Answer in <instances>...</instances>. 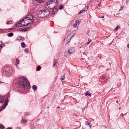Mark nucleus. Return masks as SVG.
Segmentation results:
<instances>
[{
    "mask_svg": "<svg viewBox=\"0 0 129 129\" xmlns=\"http://www.w3.org/2000/svg\"><path fill=\"white\" fill-rule=\"evenodd\" d=\"M9 94L8 93L6 95L4 96H1L0 97V103H3L5 99V102L4 103H8V99L9 98Z\"/></svg>",
    "mask_w": 129,
    "mask_h": 129,
    "instance_id": "nucleus-5",
    "label": "nucleus"
},
{
    "mask_svg": "<svg viewBox=\"0 0 129 129\" xmlns=\"http://www.w3.org/2000/svg\"><path fill=\"white\" fill-rule=\"evenodd\" d=\"M1 46H2V48L3 46H5V44H4V43H3L2 42H1Z\"/></svg>",
    "mask_w": 129,
    "mask_h": 129,
    "instance_id": "nucleus-32",
    "label": "nucleus"
},
{
    "mask_svg": "<svg viewBox=\"0 0 129 129\" xmlns=\"http://www.w3.org/2000/svg\"><path fill=\"white\" fill-rule=\"evenodd\" d=\"M129 1V0H126V3H127V2H128Z\"/></svg>",
    "mask_w": 129,
    "mask_h": 129,
    "instance_id": "nucleus-46",
    "label": "nucleus"
},
{
    "mask_svg": "<svg viewBox=\"0 0 129 129\" xmlns=\"http://www.w3.org/2000/svg\"><path fill=\"white\" fill-rule=\"evenodd\" d=\"M19 89H25L26 88H28L30 86L28 80L24 77H21L19 78L18 81L16 84Z\"/></svg>",
    "mask_w": 129,
    "mask_h": 129,
    "instance_id": "nucleus-1",
    "label": "nucleus"
},
{
    "mask_svg": "<svg viewBox=\"0 0 129 129\" xmlns=\"http://www.w3.org/2000/svg\"><path fill=\"white\" fill-rule=\"evenodd\" d=\"M63 5H61L59 6V9L60 10H61L63 9Z\"/></svg>",
    "mask_w": 129,
    "mask_h": 129,
    "instance_id": "nucleus-20",
    "label": "nucleus"
},
{
    "mask_svg": "<svg viewBox=\"0 0 129 129\" xmlns=\"http://www.w3.org/2000/svg\"><path fill=\"white\" fill-rule=\"evenodd\" d=\"M91 41H89L88 42H87V43H86V44L87 45H88V44H89L90 43Z\"/></svg>",
    "mask_w": 129,
    "mask_h": 129,
    "instance_id": "nucleus-38",
    "label": "nucleus"
},
{
    "mask_svg": "<svg viewBox=\"0 0 129 129\" xmlns=\"http://www.w3.org/2000/svg\"><path fill=\"white\" fill-rule=\"evenodd\" d=\"M7 104L8 103H4V105L2 106L1 109L0 110V111H1L2 110H3V109L5 108Z\"/></svg>",
    "mask_w": 129,
    "mask_h": 129,
    "instance_id": "nucleus-7",
    "label": "nucleus"
},
{
    "mask_svg": "<svg viewBox=\"0 0 129 129\" xmlns=\"http://www.w3.org/2000/svg\"><path fill=\"white\" fill-rule=\"evenodd\" d=\"M2 48V46H1V45H0V50H1V49Z\"/></svg>",
    "mask_w": 129,
    "mask_h": 129,
    "instance_id": "nucleus-41",
    "label": "nucleus"
},
{
    "mask_svg": "<svg viewBox=\"0 0 129 129\" xmlns=\"http://www.w3.org/2000/svg\"><path fill=\"white\" fill-rule=\"evenodd\" d=\"M101 5V2H100V3L98 5V7H100V5Z\"/></svg>",
    "mask_w": 129,
    "mask_h": 129,
    "instance_id": "nucleus-39",
    "label": "nucleus"
},
{
    "mask_svg": "<svg viewBox=\"0 0 129 129\" xmlns=\"http://www.w3.org/2000/svg\"><path fill=\"white\" fill-rule=\"evenodd\" d=\"M16 26L17 27H21L22 26V24L20 22H19L16 23Z\"/></svg>",
    "mask_w": 129,
    "mask_h": 129,
    "instance_id": "nucleus-9",
    "label": "nucleus"
},
{
    "mask_svg": "<svg viewBox=\"0 0 129 129\" xmlns=\"http://www.w3.org/2000/svg\"><path fill=\"white\" fill-rule=\"evenodd\" d=\"M4 126L2 124L0 125V129H4Z\"/></svg>",
    "mask_w": 129,
    "mask_h": 129,
    "instance_id": "nucleus-22",
    "label": "nucleus"
},
{
    "mask_svg": "<svg viewBox=\"0 0 129 129\" xmlns=\"http://www.w3.org/2000/svg\"><path fill=\"white\" fill-rule=\"evenodd\" d=\"M13 28H12L8 29H7L6 30L8 32H9V31H10V30H11Z\"/></svg>",
    "mask_w": 129,
    "mask_h": 129,
    "instance_id": "nucleus-31",
    "label": "nucleus"
},
{
    "mask_svg": "<svg viewBox=\"0 0 129 129\" xmlns=\"http://www.w3.org/2000/svg\"><path fill=\"white\" fill-rule=\"evenodd\" d=\"M21 45L22 46L23 48H25L26 47V45L23 42H22L21 43Z\"/></svg>",
    "mask_w": 129,
    "mask_h": 129,
    "instance_id": "nucleus-15",
    "label": "nucleus"
},
{
    "mask_svg": "<svg viewBox=\"0 0 129 129\" xmlns=\"http://www.w3.org/2000/svg\"><path fill=\"white\" fill-rule=\"evenodd\" d=\"M106 78V77H104V76H103L102 77V80Z\"/></svg>",
    "mask_w": 129,
    "mask_h": 129,
    "instance_id": "nucleus-37",
    "label": "nucleus"
},
{
    "mask_svg": "<svg viewBox=\"0 0 129 129\" xmlns=\"http://www.w3.org/2000/svg\"><path fill=\"white\" fill-rule=\"evenodd\" d=\"M104 16H102V17H101V18H104Z\"/></svg>",
    "mask_w": 129,
    "mask_h": 129,
    "instance_id": "nucleus-47",
    "label": "nucleus"
},
{
    "mask_svg": "<svg viewBox=\"0 0 129 129\" xmlns=\"http://www.w3.org/2000/svg\"><path fill=\"white\" fill-rule=\"evenodd\" d=\"M26 20H30V19L29 18H28V17H25V19H26Z\"/></svg>",
    "mask_w": 129,
    "mask_h": 129,
    "instance_id": "nucleus-34",
    "label": "nucleus"
},
{
    "mask_svg": "<svg viewBox=\"0 0 129 129\" xmlns=\"http://www.w3.org/2000/svg\"><path fill=\"white\" fill-rule=\"evenodd\" d=\"M29 114V112H26V113L25 114V115L26 116H27V115H28Z\"/></svg>",
    "mask_w": 129,
    "mask_h": 129,
    "instance_id": "nucleus-36",
    "label": "nucleus"
},
{
    "mask_svg": "<svg viewBox=\"0 0 129 129\" xmlns=\"http://www.w3.org/2000/svg\"><path fill=\"white\" fill-rule=\"evenodd\" d=\"M34 22V20L33 19H30V21L28 23H29V24L32 23Z\"/></svg>",
    "mask_w": 129,
    "mask_h": 129,
    "instance_id": "nucleus-25",
    "label": "nucleus"
},
{
    "mask_svg": "<svg viewBox=\"0 0 129 129\" xmlns=\"http://www.w3.org/2000/svg\"><path fill=\"white\" fill-rule=\"evenodd\" d=\"M31 129H33V128H31Z\"/></svg>",
    "mask_w": 129,
    "mask_h": 129,
    "instance_id": "nucleus-53",
    "label": "nucleus"
},
{
    "mask_svg": "<svg viewBox=\"0 0 129 129\" xmlns=\"http://www.w3.org/2000/svg\"><path fill=\"white\" fill-rule=\"evenodd\" d=\"M116 102H117V101H116Z\"/></svg>",
    "mask_w": 129,
    "mask_h": 129,
    "instance_id": "nucleus-52",
    "label": "nucleus"
},
{
    "mask_svg": "<svg viewBox=\"0 0 129 129\" xmlns=\"http://www.w3.org/2000/svg\"><path fill=\"white\" fill-rule=\"evenodd\" d=\"M13 35V34L12 33H9L8 36L9 37H11Z\"/></svg>",
    "mask_w": 129,
    "mask_h": 129,
    "instance_id": "nucleus-14",
    "label": "nucleus"
},
{
    "mask_svg": "<svg viewBox=\"0 0 129 129\" xmlns=\"http://www.w3.org/2000/svg\"><path fill=\"white\" fill-rule=\"evenodd\" d=\"M29 28L28 27H27V28H24L23 29V28H21L20 29L21 30V31L22 32H23V31H25L27 30V29H28Z\"/></svg>",
    "mask_w": 129,
    "mask_h": 129,
    "instance_id": "nucleus-12",
    "label": "nucleus"
},
{
    "mask_svg": "<svg viewBox=\"0 0 129 129\" xmlns=\"http://www.w3.org/2000/svg\"><path fill=\"white\" fill-rule=\"evenodd\" d=\"M3 71L4 74L6 75H9L11 74L12 70L11 67H8L5 68L3 69Z\"/></svg>",
    "mask_w": 129,
    "mask_h": 129,
    "instance_id": "nucleus-4",
    "label": "nucleus"
},
{
    "mask_svg": "<svg viewBox=\"0 0 129 129\" xmlns=\"http://www.w3.org/2000/svg\"><path fill=\"white\" fill-rule=\"evenodd\" d=\"M59 108V107H57V108Z\"/></svg>",
    "mask_w": 129,
    "mask_h": 129,
    "instance_id": "nucleus-51",
    "label": "nucleus"
},
{
    "mask_svg": "<svg viewBox=\"0 0 129 129\" xmlns=\"http://www.w3.org/2000/svg\"><path fill=\"white\" fill-rule=\"evenodd\" d=\"M32 88L34 90H35L37 89V86L35 85H34L32 86Z\"/></svg>",
    "mask_w": 129,
    "mask_h": 129,
    "instance_id": "nucleus-19",
    "label": "nucleus"
},
{
    "mask_svg": "<svg viewBox=\"0 0 129 129\" xmlns=\"http://www.w3.org/2000/svg\"><path fill=\"white\" fill-rule=\"evenodd\" d=\"M86 45H84L81 46L80 47V51L81 50L82 51H84L85 50V47Z\"/></svg>",
    "mask_w": 129,
    "mask_h": 129,
    "instance_id": "nucleus-8",
    "label": "nucleus"
},
{
    "mask_svg": "<svg viewBox=\"0 0 129 129\" xmlns=\"http://www.w3.org/2000/svg\"><path fill=\"white\" fill-rule=\"evenodd\" d=\"M127 45L128 46H129V44H127Z\"/></svg>",
    "mask_w": 129,
    "mask_h": 129,
    "instance_id": "nucleus-50",
    "label": "nucleus"
},
{
    "mask_svg": "<svg viewBox=\"0 0 129 129\" xmlns=\"http://www.w3.org/2000/svg\"><path fill=\"white\" fill-rule=\"evenodd\" d=\"M22 120H21V122L23 123H26L27 122V120H26L25 119H23V118H22Z\"/></svg>",
    "mask_w": 129,
    "mask_h": 129,
    "instance_id": "nucleus-23",
    "label": "nucleus"
},
{
    "mask_svg": "<svg viewBox=\"0 0 129 129\" xmlns=\"http://www.w3.org/2000/svg\"><path fill=\"white\" fill-rule=\"evenodd\" d=\"M81 21H80L78 20H77L76 21L75 23L73 25V26L74 27H76V26H77V24L79 23Z\"/></svg>",
    "mask_w": 129,
    "mask_h": 129,
    "instance_id": "nucleus-11",
    "label": "nucleus"
},
{
    "mask_svg": "<svg viewBox=\"0 0 129 129\" xmlns=\"http://www.w3.org/2000/svg\"><path fill=\"white\" fill-rule=\"evenodd\" d=\"M75 51V50L74 48H72L70 49L68 51L70 53V54H71L74 53Z\"/></svg>",
    "mask_w": 129,
    "mask_h": 129,
    "instance_id": "nucleus-6",
    "label": "nucleus"
},
{
    "mask_svg": "<svg viewBox=\"0 0 129 129\" xmlns=\"http://www.w3.org/2000/svg\"><path fill=\"white\" fill-rule=\"evenodd\" d=\"M19 60L18 58H17L16 60V64H18L19 63Z\"/></svg>",
    "mask_w": 129,
    "mask_h": 129,
    "instance_id": "nucleus-33",
    "label": "nucleus"
},
{
    "mask_svg": "<svg viewBox=\"0 0 129 129\" xmlns=\"http://www.w3.org/2000/svg\"><path fill=\"white\" fill-rule=\"evenodd\" d=\"M17 128L18 129H21V128L20 127H17Z\"/></svg>",
    "mask_w": 129,
    "mask_h": 129,
    "instance_id": "nucleus-43",
    "label": "nucleus"
},
{
    "mask_svg": "<svg viewBox=\"0 0 129 129\" xmlns=\"http://www.w3.org/2000/svg\"><path fill=\"white\" fill-rule=\"evenodd\" d=\"M53 62H54V63L53 65V67H54L55 66V64H56L57 63V62L56 61V59H53Z\"/></svg>",
    "mask_w": 129,
    "mask_h": 129,
    "instance_id": "nucleus-16",
    "label": "nucleus"
},
{
    "mask_svg": "<svg viewBox=\"0 0 129 129\" xmlns=\"http://www.w3.org/2000/svg\"><path fill=\"white\" fill-rule=\"evenodd\" d=\"M58 10L57 8H54V9L52 11V15L55 14L56 13V11H57Z\"/></svg>",
    "mask_w": 129,
    "mask_h": 129,
    "instance_id": "nucleus-10",
    "label": "nucleus"
},
{
    "mask_svg": "<svg viewBox=\"0 0 129 129\" xmlns=\"http://www.w3.org/2000/svg\"><path fill=\"white\" fill-rule=\"evenodd\" d=\"M41 67L39 66H38V67L37 68V70L38 71H39L41 70Z\"/></svg>",
    "mask_w": 129,
    "mask_h": 129,
    "instance_id": "nucleus-26",
    "label": "nucleus"
},
{
    "mask_svg": "<svg viewBox=\"0 0 129 129\" xmlns=\"http://www.w3.org/2000/svg\"><path fill=\"white\" fill-rule=\"evenodd\" d=\"M70 54L69 51H66L64 53V55L65 56L67 57Z\"/></svg>",
    "mask_w": 129,
    "mask_h": 129,
    "instance_id": "nucleus-13",
    "label": "nucleus"
},
{
    "mask_svg": "<svg viewBox=\"0 0 129 129\" xmlns=\"http://www.w3.org/2000/svg\"><path fill=\"white\" fill-rule=\"evenodd\" d=\"M85 10H84L83 9L80 10L78 13L79 14H81L82 13H84L85 12Z\"/></svg>",
    "mask_w": 129,
    "mask_h": 129,
    "instance_id": "nucleus-17",
    "label": "nucleus"
},
{
    "mask_svg": "<svg viewBox=\"0 0 129 129\" xmlns=\"http://www.w3.org/2000/svg\"><path fill=\"white\" fill-rule=\"evenodd\" d=\"M50 14L49 10L45 9L39 11L37 14V16L40 18H43L48 16Z\"/></svg>",
    "mask_w": 129,
    "mask_h": 129,
    "instance_id": "nucleus-2",
    "label": "nucleus"
},
{
    "mask_svg": "<svg viewBox=\"0 0 129 129\" xmlns=\"http://www.w3.org/2000/svg\"><path fill=\"white\" fill-rule=\"evenodd\" d=\"M24 51L26 53H28V49L26 48L24 49Z\"/></svg>",
    "mask_w": 129,
    "mask_h": 129,
    "instance_id": "nucleus-30",
    "label": "nucleus"
},
{
    "mask_svg": "<svg viewBox=\"0 0 129 129\" xmlns=\"http://www.w3.org/2000/svg\"><path fill=\"white\" fill-rule=\"evenodd\" d=\"M21 37L20 36H19L18 37H17V39L18 40H20L21 39Z\"/></svg>",
    "mask_w": 129,
    "mask_h": 129,
    "instance_id": "nucleus-27",
    "label": "nucleus"
},
{
    "mask_svg": "<svg viewBox=\"0 0 129 129\" xmlns=\"http://www.w3.org/2000/svg\"><path fill=\"white\" fill-rule=\"evenodd\" d=\"M57 0L50 1L46 3L47 7L50 9H53L57 6Z\"/></svg>",
    "mask_w": 129,
    "mask_h": 129,
    "instance_id": "nucleus-3",
    "label": "nucleus"
},
{
    "mask_svg": "<svg viewBox=\"0 0 129 129\" xmlns=\"http://www.w3.org/2000/svg\"><path fill=\"white\" fill-rule=\"evenodd\" d=\"M97 2L99 0H95Z\"/></svg>",
    "mask_w": 129,
    "mask_h": 129,
    "instance_id": "nucleus-48",
    "label": "nucleus"
},
{
    "mask_svg": "<svg viewBox=\"0 0 129 129\" xmlns=\"http://www.w3.org/2000/svg\"><path fill=\"white\" fill-rule=\"evenodd\" d=\"M120 26H117L116 27V28H115V30L116 31H117V30H118V29L119 28H120Z\"/></svg>",
    "mask_w": 129,
    "mask_h": 129,
    "instance_id": "nucleus-29",
    "label": "nucleus"
},
{
    "mask_svg": "<svg viewBox=\"0 0 129 129\" xmlns=\"http://www.w3.org/2000/svg\"><path fill=\"white\" fill-rule=\"evenodd\" d=\"M85 124L86 125H89V126H91L90 124V123H89V122L88 121H85Z\"/></svg>",
    "mask_w": 129,
    "mask_h": 129,
    "instance_id": "nucleus-24",
    "label": "nucleus"
},
{
    "mask_svg": "<svg viewBox=\"0 0 129 129\" xmlns=\"http://www.w3.org/2000/svg\"><path fill=\"white\" fill-rule=\"evenodd\" d=\"M24 21V20H21V21H20L21 22H23V21Z\"/></svg>",
    "mask_w": 129,
    "mask_h": 129,
    "instance_id": "nucleus-44",
    "label": "nucleus"
},
{
    "mask_svg": "<svg viewBox=\"0 0 129 129\" xmlns=\"http://www.w3.org/2000/svg\"><path fill=\"white\" fill-rule=\"evenodd\" d=\"M29 23H27V24H26V25H25V26H27L28 24H29Z\"/></svg>",
    "mask_w": 129,
    "mask_h": 129,
    "instance_id": "nucleus-42",
    "label": "nucleus"
},
{
    "mask_svg": "<svg viewBox=\"0 0 129 129\" xmlns=\"http://www.w3.org/2000/svg\"><path fill=\"white\" fill-rule=\"evenodd\" d=\"M85 94L86 95H88L90 96L91 95V94H90L88 93V91L86 92L85 93Z\"/></svg>",
    "mask_w": 129,
    "mask_h": 129,
    "instance_id": "nucleus-21",
    "label": "nucleus"
},
{
    "mask_svg": "<svg viewBox=\"0 0 129 129\" xmlns=\"http://www.w3.org/2000/svg\"><path fill=\"white\" fill-rule=\"evenodd\" d=\"M65 78V76L64 75H63L62 76H61L60 79L61 80V81L63 80Z\"/></svg>",
    "mask_w": 129,
    "mask_h": 129,
    "instance_id": "nucleus-18",
    "label": "nucleus"
},
{
    "mask_svg": "<svg viewBox=\"0 0 129 129\" xmlns=\"http://www.w3.org/2000/svg\"><path fill=\"white\" fill-rule=\"evenodd\" d=\"M123 6H122L121 8H120L119 10L120 11H121L122 10L123 8Z\"/></svg>",
    "mask_w": 129,
    "mask_h": 129,
    "instance_id": "nucleus-35",
    "label": "nucleus"
},
{
    "mask_svg": "<svg viewBox=\"0 0 129 129\" xmlns=\"http://www.w3.org/2000/svg\"><path fill=\"white\" fill-rule=\"evenodd\" d=\"M6 129H12V128H11V127H8Z\"/></svg>",
    "mask_w": 129,
    "mask_h": 129,
    "instance_id": "nucleus-40",
    "label": "nucleus"
},
{
    "mask_svg": "<svg viewBox=\"0 0 129 129\" xmlns=\"http://www.w3.org/2000/svg\"><path fill=\"white\" fill-rule=\"evenodd\" d=\"M25 26V25H24V24H23V25L22 24V26Z\"/></svg>",
    "mask_w": 129,
    "mask_h": 129,
    "instance_id": "nucleus-45",
    "label": "nucleus"
},
{
    "mask_svg": "<svg viewBox=\"0 0 129 129\" xmlns=\"http://www.w3.org/2000/svg\"><path fill=\"white\" fill-rule=\"evenodd\" d=\"M12 21V20H10L9 21H7V24H11V23Z\"/></svg>",
    "mask_w": 129,
    "mask_h": 129,
    "instance_id": "nucleus-28",
    "label": "nucleus"
},
{
    "mask_svg": "<svg viewBox=\"0 0 129 129\" xmlns=\"http://www.w3.org/2000/svg\"><path fill=\"white\" fill-rule=\"evenodd\" d=\"M127 47L128 48H129V46H128L127 45Z\"/></svg>",
    "mask_w": 129,
    "mask_h": 129,
    "instance_id": "nucleus-49",
    "label": "nucleus"
}]
</instances>
